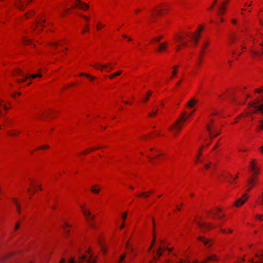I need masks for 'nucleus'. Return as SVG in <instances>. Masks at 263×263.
Segmentation results:
<instances>
[{
  "instance_id": "nucleus-1",
  "label": "nucleus",
  "mask_w": 263,
  "mask_h": 263,
  "mask_svg": "<svg viewBox=\"0 0 263 263\" xmlns=\"http://www.w3.org/2000/svg\"><path fill=\"white\" fill-rule=\"evenodd\" d=\"M205 127L206 130L209 133L210 139L208 143L202 145L200 149L198 150V162H200L201 164H202L201 159L202 156L201 152L211 143V141L213 138L221 134V128H219L216 125H215L214 120L212 118H210V121L207 123Z\"/></svg>"
},
{
  "instance_id": "nucleus-2",
  "label": "nucleus",
  "mask_w": 263,
  "mask_h": 263,
  "mask_svg": "<svg viewBox=\"0 0 263 263\" xmlns=\"http://www.w3.org/2000/svg\"><path fill=\"white\" fill-rule=\"evenodd\" d=\"M226 217L222 209L215 206L209 210H203L201 215V219H213L221 220Z\"/></svg>"
},
{
  "instance_id": "nucleus-3",
  "label": "nucleus",
  "mask_w": 263,
  "mask_h": 263,
  "mask_svg": "<svg viewBox=\"0 0 263 263\" xmlns=\"http://www.w3.org/2000/svg\"><path fill=\"white\" fill-rule=\"evenodd\" d=\"M185 117V111H183L176 122L170 127V129L174 130L175 134H176L180 132L182 127L184 124Z\"/></svg>"
},
{
  "instance_id": "nucleus-4",
  "label": "nucleus",
  "mask_w": 263,
  "mask_h": 263,
  "mask_svg": "<svg viewBox=\"0 0 263 263\" xmlns=\"http://www.w3.org/2000/svg\"><path fill=\"white\" fill-rule=\"evenodd\" d=\"M254 109V112H260L263 116V95L257 97L251 105Z\"/></svg>"
},
{
  "instance_id": "nucleus-5",
  "label": "nucleus",
  "mask_w": 263,
  "mask_h": 263,
  "mask_svg": "<svg viewBox=\"0 0 263 263\" xmlns=\"http://www.w3.org/2000/svg\"><path fill=\"white\" fill-rule=\"evenodd\" d=\"M203 219L200 218L198 221V229L203 232H208L216 228V226L213 222H205L202 221Z\"/></svg>"
},
{
  "instance_id": "nucleus-6",
  "label": "nucleus",
  "mask_w": 263,
  "mask_h": 263,
  "mask_svg": "<svg viewBox=\"0 0 263 263\" xmlns=\"http://www.w3.org/2000/svg\"><path fill=\"white\" fill-rule=\"evenodd\" d=\"M210 44V40L209 38H206L203 40L202 44L201 45V50L200 52V58L198 59V65L201 64V61L204 58L206 50L209 48Z\"/></svg>"
},
{
  "instance_id": "nucleus-7",
  "label": "nucleus",
  "mask_w": 263,
  "mask_h": 263,
  "mask_svg": "<svg viewBox=\"0 0 263 263\" xmlns=\"http://www.w3.org/2000/svg\"><path fill=\"white\" fill-rule=\"evenodd\" d=\"M250 173L251 175L257 176L260 174V170L259 166L258 165V163L257 160L256 159H253L250 162Z\"/></svg>"
},
{
  "instance_id": "nucleus-8",
  "label": "nucleus",
  "mask_w": 263,
  "mask_h": 263,
  "mask_svg": "<svg viewBox=\"0 0 263 263\" xmlns=\"http://www.w3.org/2000/svg\"><path fill=\"white\" fill-rule=\"evenodd\" d=\"M198 241H201L207 249L211 247L215 242V240L213 238H208L201 236H198Z\"/></svg>"
},
{
  "instance_id": "nucleus-9",
  "label": "nucleus",
  "mask_w": 263,
  "mask_h": 263,
  "mask_svg": "<svg viewBox=\"0 0 263 263\" xmlns=\"http://www.w3.org/2000/svg\"><path fill=\"white\" fill-rule=\"evenodd\" d=\"M258 183V177L251 175L248 179L247 191L249 192Z\"/></svg>"
},
{
  "instance_id": "nucleus-10",
  "label": "nucleus",
  "mask_w": 263,
  "mask_h": 263,
  "mask_svg": "<svg viewBox=\"0 0 263 263\" xmlns=\"http://www.w3.org/2000/svg\"><path fill=\"white\" fill-rule=\"evenodd\" d=\"M249 195L245 193L241 198L238 199L234 203V205L237 208H239L248 199Z\"/></svg>"
},
{
  "instance_id": "nucleus-11",
  "label": "nucleus",
  "mask_w": 263,
  "mask_h": 263,
  "mask_svg": "<svg viewBox=\"0 0 263 263\" xmlns=\"http://www.w3.org/2000/svg\"><path fill=\"white\" fill-rule=\"evenodd\" d=\"M238 37L234 32H231L228 36V44L231 46L235 44L238 41Z\"/></svg>"
},
{
  "instance_id": "nucleus-12",
  "label": "nucleus",
  "mask_w": 263,
  "mask_h": 263,
  "mask_svg": "<svg viewBox=\"0 0 263 263\" xmlns=\"http://www.w3.org/2000/svg\"><path fill=\"white\" fill-rule=\"evenodd\" d=\"M220 176L224 178L227 182L231 184H235L236 183V182H234V181L232 180L233 176L228 172H222Z\"/></svg>"
},
{
  "instance_id": "nucleus-13",
  "label": "nucleus",
  "mask_w": 263,
  "mask_h": 263,
  "mask_svg": "<svg viewBox=\"0 0 263 263\" xmlns=\"http://www.w3.org/2000/svg\"><path fill=\"white\" fill-rule=\"evenodd\" d=\"M75 6L84 10H86L89 8L88 5L81 0H76Z\"/></svg>"
},
{
  "instance_id": "nucleus-14",
  "label": "nucleus",
  "mask_w": 263,
  "mask_h": 263,
  "mask_svg": "<svg viewBox=\"0 0 263 263\" xmlns=\"http://www.w3.org/2000/svg\"><path fill=\"white\" fill-rule=\"evenodd\" d=\"M251 263H263V254H256L252 259Z\"/></svg>"
},
{
  "instance_id": "nucleus-15",
  "label": "nucleus",
  "mask_w": 263,
  "mask_h": 263,
  "mask_svg": "<svg viewBox=\"0 0 263 263\" xmlns=\"http://www.w3.org/2000/svg\"><path fill=\"white\" fill-rule=\"evenodd\" d=\"M254 109L252 107V106L250 107L249 110L248 111H246L237 117V119H240L241 118H247L248 117L251 113H255Z\"/></svg>"
},
{
  "instance_id": "nucleus-16",
  "label": "nucleus",
  "mask_w": 263,
  "mask_h": 263,
  "mask_svg": "<svg viewBox=\"0 0 263 263\" xmlns=\"http://www.w3.org/2000/svg\"><path fill=\"white\" fill-rule=\"evenodd\" d=\"M228 4L224 2L222 3L218 11V14L219 15H223L225 14V12L228 8Z\"/></svg>"
},
{
  "instance_id": "nucleus-17",
  "label": "nucleus",
  "mask_w": 263,
  "mask_h": 263,
  "mask_svg": "<svg viewBox=\"0 0 263 263\" xmlns=\"http://www.w3.org/2000/svg\"><path fill=\"white\" fill-rule=\"evenodd\" d=\"M86 259V256L85 255H82L81 257H79L76 261L74 258H71L67 263H83V261Z\"/></svg>"
},
{
  "instance_id": "nucleus-18",
  "label": "nucleus",
  "mask_w": 263,
  "mask_h": 263,
  "mask_svg": "<svg viewBox=\"0 0 263 263\" xmlns=\"http://www.w3.org/2000/svg\"><path fill=\"white\" fill-rule=\"evenodd\" d=\"M196 104V100L195 98L191 99L186 104L189 109L193 108Z\"/></svg>"
},
{
  "instance_id": "nucleus-19",
  "label": "nucleus",
  "mask_w": 263,
  "mask_h": 263,
  "mask_svg": "<svg viewBox=\"0 0 263 263\" xmlns=\"http://www.w3.org/2000/svg\"><path fill=\"white\" fill-rule=\"evenodd\" d=\"M152 220H153V230H154V233H153V240L151 242V246L148 249V251H151L153 246L154 245V243H155V238H156V235H155V220H154V218H152Z\"/></svg>"
},
{
  "instance_id": "nucleus-20",
  "label": "nucleus",
  "mask_w": 263,
  "mask_h": 263,
  "mask_svg": "<svg viewBox=\"0 0 263 263\" xmlns=\"http://www.w3.org/2000/svg\"><path fill=\"white\" fill-rule=\"evenodd\" d=\"M167 47V44L166 42H163L161 43L158 46V50L160 52H163L164 51Z\"/></svg>"
},
{
  "instance_id": "nucleus-21",
  "label": "nucleus",
  "mask_w": 263,
  "mask_h": 263,
  "mask_svg": "<svg viewBox=\"0 0 263 263\" xmlns=\"http://www.w3.org/2000/svg\"><path fill=\"white\" fill-rule=\"evenodd\" d=\"M13 201L16 206L17 212L18 214L21 212V205L18 200L16 198H13Z\"/></svg>"
},
{
  "instance_id": "nucleus-22",
  "label": "nucleus",
  "mask_w": 263,
  "mask_h": 263,
  "mask_svg": "<svg viewBox=\"0 0 263 263\" xmlns=\"http://www.w3.org/2000/svg\"><path fill=\"white\" fill-rule=\"evenodd\" d=\"M91 191L93 193H99L101 190L98 185H93L90 187Z\"/></svg>"
},
{
  "instance_id": "nucleus-23",
  "label": "nucleus",
  "mask_w": 263,
  "mask_h": 263,
  "mask_svg": "<svg viewBox=\"0 0 263 263\" xmlns=\"http://www.w3.org/2000/svg\"><path fill=\"white\" fill-rule=\"evenodd\" d=\"M80 207L82 210V213L84 215H90V211L89 210H87L84 205H80Z\"/></svg>"
},
{
  "instance_id": "nucleus-24",
  "label": "nucleus",
  "mask_w": 263,
  "mask_h": 263,
  "mask_svg": "<svg viewBox=\"0 0 263 263\" xmlns=\"http://www.w3.org/2000/svg\"><path fill=\"white\" fill-rule=\"evenodd\" d=\"M229 91V89L226 90V91H224L221 94H220L218 96V99L219 100H224L225 99H226V98L228 96V93Z\"/></svg>"
},
{
  "instance_id": "nucleus-25",
  "label": "nucleus",
  "mask_w": 263,
  "mask_h": 263,
  "mask_svg": "<svg viewBox=\"0 0 263 263\" xmlns=\"http://www.w3.org/2000/svg\"><path fill=\"white\" fill-rule=\"evenodd\" d=\"M263 131V120H259L258 122V125L256 128V132L257 133H260Z\"/></svg>"
},
{
  "instance_id": "nucleus-26",
  "label": "nucleus",
  "mask_w": 263,
  "mask_h": 263,
  "mask_svg": "<svg viewBox=\"0 0 263 263\" xmlns=\"http://www.w3.org/2000/svg\"><path fill=\"white\" fill-rule=\"evenodd\" d=\"M206 258H207V260H209V261H217L219 260L218 257L215 254H213L212 255L208 256Z\"/></svg>"
},
{
  "instance_id": "nucleus-27",
  "label": "nucleus",
  "mask_w": 263,
  "mask_h": 263,
  "mask_svg": "<svg viewBox=\"0 0 263 263\" xmlns=\"http://www.w3.org/2000/svg\"><path fill=\"white\" fill-rule=\"evenodd\" d=\"M127 213L126 212H125L123 213L122 214V223L121 224V225L120 226V228L121 229H123L124 227V221L126 219V217H127Z\"/></svg>"
},
{
  "instance_id": "nucleus-28",
  "label": "nucleus",
  "mask_w": 263,
  "mask_h": 263,
  "mask_svg": "<svg viewBox=\"0 0 263 263\" xmlns=\"http://www.w3.org/2000/svg\"><path fill=\"white\" fill-rule=\"evenodd\" d=\"M122 72V71L121 70H118L117 72L113 73L111 74H110V76H109V78L110 79H112L114 78H115V77L118 76L121 74Z\"/></svg>"
},
{
  "instance_id": "nucleus-29",
  "label": "nucleus",
  "mask_w": 263,
  "mask_h": 263,
  "mask_svg": "<svg viewBox=\"0 0 263 263\" xmlns=\"http://www.w3.org/2000/svg\"><path fill=\"white\" fill-rule=\"evenodd\" d=\"M205 29V26L204 25L201 24L200 25H198V39H199L200 36V33L201 31H203Z\"/></svg>"
},
{
  "instance_id": "nucleus-30",
  "label": "nucleus",
  "mask_w": 263,
  "mask_h": 263,
  "mask_svg": "<svg viewBox=\"0 0 263 263\" xmlns=\"http://www.w3.org/2000/svg\"><path fill=\"white\" fill-rule=\"evenodd\" d=\"M105 26V25L102 23L101 22H98L96 25V29L98 31L100 30L102 28H103Z\"/></svg>"
},
{
  "instance_id": "nucleus-31",
  "label": "nucleus",
  "mask_w": 263,
  "mask_h": 263,
  "mask_svg": "<svg viewBox=\"0 0 263 263\" xmlns=\"http://www.w3.org/2000/svg\"><path fill=\"white\" fill-rule=\"evenodd\" d=\"M258 16L260 23L263 26V11L259 12Z\"/></svg>"
},
{
  "instance_id": "nucleus-32",
  "label": "nucleus",
  "mask_w": 263,
  "mask_h": 263,
  "mask_svg": "<svg viewBox=\"0 0 263 263\" xmlns=\"http://www.w3.org/2000/svg\"><path fill=\"white\" fill-rule=\"evenodd\" d=\"M152 95V91L149 90L148 91V92H147L145 97H144V99H143V101L144 102H146L148 99H149V97Z\"/></svg>"
},
{
  "instance_id": "nucleus-33",
  "label": "nucleus",
  "mask_w": 263,
  "mask_h": 263,
  "mask_svg": "<svg viewBox=\"0 0 263 263\" xmlns=\"http://www.w3.org/2000/svg\"><path fill=\"white\" fill-rule=\"evenodd\" d=\"M254 92L257 93H260V94L263 93V86H262L260 88H256L254 90Z\"/></svg>"
},
{
  "instance_id": "nucleus-34",
  "label": "nucleus",
  "mask_w": 263,
  "mask_h": 263,
  "mask_svg": "<svg viewBox=\"0 0 263 263\" xmlns=\"http://www.w3.org/2000/svg\"><path fill=\"white\" fill-rule=\"evenodd\" d=\"M86 216V220L88 221L89 220L93 219L95 218V215L92 214L90 212V215H84Z\"/></svg>"
},
{
  "instance_id": "nucleus-35",
  "label": "nucleus",
  "mask_w": 263,
  "mask_h": 263,
  "mask_svg": "<svg viewBox=\"0 0 263 263\" xmlns=\"http://www.w3.org/2000/svg\"><path fill=\"white\" fill-rule=\"evenodd\" d=\"M211 164V163L210 162H209L207 163H203L202 165L203 166L205 170H208L210 167Z\"/></svg>"
},
{
  "instance_id": "nucleus-36",
  "label": "nucleus",
  "mask_w": 263,
  "mask_h": 263,
  "mask_svg": "<svg viewBox=\"0 0 263 263\" xmlns=\"http://www.w3.org/2000/svg\"><path fill=\"white\" fill-rule=\"evenodd\" d=\"M177 68H178L177 66H174L173 67V71L172 72L173 76H175L176 75L177 72Z\"/></svg>"
},
{
  "instance_id": "nucleus-37",
  "label": "nucleus",
  "mask_w": 263,
  "mask_h": 263,
  "mask_svg": "<svg viewBox=\"0 0 263 263\" xmlns=\"http://www.w3.org/2000/svg\"><path fill=\"white\" fill-rule=\"evenodd\" d=\"M126 253H124L121 256V257L119 260V263H121L124 260V259L126 256Z\"/></svg>"
},
{
  "instance_id": "nucleus-38",
  "label": "nucleus",
  "mask_w": 263,
  "mask_h": 263,
  "mask_svg": "<svg viewBox=\"0 0 263 263\" xmlns=\"http://www.w3.org/2000/svg\"><path fill=\"white\" fill-rule=\"evenodd\" d=\"M18 133L14 130H12L10 132L9 135L12 137L17 136L18 135Z\"/></svg>"
},
{
  "instance_id": "nucleus-39",
  "label": "nucleus",
  "mask_w": 263,
  "mask_h": 263,
  "mask_svg": "<svg viewBox=\"0 0 263 263\" xmlns=\"http://www.w3.org/2000/svg\"><path fill=\"white\" fill-rule=\"evenodd\" d=\"M162 249L161 247H159L157 251V254L159 256L162 255Z\"/></svg>"
},
{
  "instance_id": "nucleus-40",
  "label": "nucleus",
  "mask_w": 263,
  "mask_h": 263,
  "mask_svg": "<svg viewBox=\"0 0 263 263\" xmlns=\"http://www.w3.org/2000/svg\"><path fill=\"white\" fill-rule=\"evenodd\" d=\"M152 192L150 191L148 192H142L141 194V196H144V197H147L149 196V194L151 193Z\"/></svg>"
},
{
  "instance_id": "nucleus-41",
  "label": "nucleus",
  "mask_w": 263,
  "mask_h": 263,
  "mask_svg": "<svg viewBox=\"0 0 263 263\" xmlns=\"http://www.w3.org/2000/svg\"><path fill=\"white\" fill-rule=\"evenodd\" d=\"M63 227L65 230H66L67 228L71 227V225L67 222H65Z\"/></svg>"
},
{
  "instance_id": "nucleus-42",
  "label": "nucleus",
  "mask_w": 263,
  "mask_h": 263,
  "mask_svg": "<svg viewBox=\"0 0 263 263\" xmlns=\"http://www.w3.org/2000/svg\"><path fill=\"white\" fill-rule=\"evenodd\" d=\"M49 148V146L47 145H42L38 147L39 149H46Z\"/></svg>"
},
{
  "instance_id": "nucleus-43",
  "label": "nucleus",
  "mask_w": 263,
  "mask_h": 263,
  "mask_svg": "<svg viewBox=\"0 0 263 263\" xmlns=\"http://www.w3.org/2000/svg\"><path fill=\"white\" fill-rule=\"evenodd\" d=\"M85 76L87 77L88 78H89L90 80L92 81L93 80H95V77H93V76H91L90 74H88V73H86L85 74Z\"/></svg>"
},
{
  "instance_id": "nucleus-44",
  "label": "nucleus",
  "mask_w": 263,
  "mask_h": 263,
  "mask_svg": "<svg viewBox=\"0 0 263 263\" xmlns=\"http://www.w3.org/2000/svg\"><path fill=\"white\" fill-rule=\"evenodd\" d=\"M158 112V110L156 109L155 110H153L152 112L149 113V116L150 117H153L154 116H155Z\"/></svg>"
},
{
  "instance_id": "nucleus-45",
  "label": "nucleus",
  "mask_w": 263,
  "mask_h": 263,
  "mask_svg": "<svg viewBox=\"0 0 263 263\" xmlns=\"http://www.w3.org/2000/svg\"><path fill=\"white\" fill-rule=\"evenodd\" d=\"M256 219L262 221V220H263V214L262 215L257 214L256 216Z\"/></svg>"
},
{
  "instance_id": "nucleus-46",
  "label": "nucleus",
  "mask_w": 263,
  "mask_h": 263,
  "mask_svg": "<svg viewBox=\"0 0 263 263\" xmlns=\"http://www.w3.org/2000/svg\"><path fill=\"white\" fill-rule=\"evenodd\" d=\"M93 151V149L92 148H88V149H85V151H84L82 154H87L89 152H90L91 151Z\"/></svg>"
},
{
  "instance_id": "nucleus-47",
  "label": "nucleus",
  "mask_w": 263,
  "mask_h": 263,
  "mask_svg": "<svg viewBox=\"0 0 263 263\" xmlns=\"http://www.w3.org/2000/svg\"><path fill=\"white\" fill-rule=\"evenodd\" d=\"M195 111V109H194L193 111H192L189 115H186V113L185 112V117L184 118V122H185V121L186 120L188 119V118H189V116L192 115V114Z\"/></svg>"
},
{
  "instance_id": "nucleus-48",
  "label": "nucleus",
  "mask_w": 263,
  "mask_h": 263,
  "mask_svg": "<svg viewBox=\"0 0 263 263\" xmlns=\"http://www.w3.org/2000/svg\"><path fill=\"white\" fill-rule=\"evenodd\" d=\"M107 64H104V65H101L100 64V69L102 71L104 69H105L107 67Z\"/></svg>"
},
{
  "instance_id": "nucleus-49",
  "label": "nucleus",
  "mask_w": 263,
  "mask_h": 263,
  "mask_svg": "<svg viewBox=\"0 0 263 263\" xmlns=\"http://www.w3.org/2000/svg\"><path fill=\"white\" fill-rule=\"evenodd\" d=\"M34 11H32V10H30L28 12H27V13H26L25 14V16L27 17V18H28V15H30V14H34Z\"/></svg>"
},
{
  "instance_id": "nucleus-50",
  "label": "nucleus",
  "mask_w": 263,
  "mask_h": 263,
  "mask_svg": "<svg viewBox=\"0 0 263 263\" xmlns=\"http://www.w3.org/2000/svg\"><path fill=\"white\" fill-rule=\"evenodd\" d=\"M220 145V143L218 142L215 145V146L213 147V151H215V149H216L218 147H219Z\"/></svg>"
},
{
  "instance_id": "nucleus-51",
  "label": "nucleus",
  "mask_w": 263,
  "mask_h": 263,
  "mask_svg": "<svg viewBox=\"0 0 263 263\" xmlns=\"http://www.w3.org/2000/svg\"><path fill=\"white\" fill-rule=\"evenodd\" d=\"M247 30V28L245 26H242L240 28V32H245Z\"/></svg>"
},
{
  "instance_id": "nucleus-52",
  "label": "nucleus",
  "mask_w": 263,
  "mask_h": 263,
  "mask_svg": "<svg viewBox=\"0 0 263 263\" xmlns=\"http://www.w3.org/2000/svg\"><path fill=\"white\" fill-rule=\"evenodd\" d=\"M231 22L232 24L234 25H236L237 24V20L235 18H232Z\"/></svg>"
},
{
  "instance_id": "nucleus-53",
  "label": "nucleus",
  "mask_w": 263,
  "mask_h": 263,
  "mask_svg": "<svg viewBox=\"0 0 263 263\" xmlns=\"http://www.w3.org/2000/svg\"><path fill=\"white\" fill-rule=\"evenodd\" d=\"M238 175L239 173H237L234 177L233 176L232 180L234 181V182H236V179L238 178Z\"/></svg>"
},
{
  "instance_id": "nucleus-54",
  "label": "nucleus",
  "mask_w": 263,
  "mask_h": 263,
  "mask_svg": "<svg viewBox=\"0 0 263 263\" xmlns=\"http://www.w3.org/2000/svg\"><path fill=\"white\" fill-rule=\"evenodd\" d=\"M23 42L24 44H27L29 43L30 41L27 38L24 37L23 39Z\"/></svg>"
},
{
  "instance_id": "nucleus-55",
  "label": "nucleus",
  "mask_w": 263,
  "mask_h": 263,
  "mask_svg": "<svg viewBox=\"0 0 263 263\" xmlns=\"http://www.w3.org/2000/svg\"><path fill=\"white\" fill-rule=\"evenodd\" d=\"M244 258H238L236 263H244Z\"/></svg>"
},
{
  "instance_id": "nucleus-56",
  "label": "nucleus",
  "mask_w": 263,
  "mask_h": 263,
  "mask_svg": "<svg viewBox=\"0 0 263 263\" xmlns=\"http://www.w3.org/2000/svg\"><path fill=\"white\" fill-rule=\"evenodd\" d=\"M102 250L104 253H105L107 251V248L103 245H101Z\"/></svg>"
},
{
  "instance_id": "nucleus-57",
  "label": "nucleus",
  "mask_w": 263,
  "mask_h": 263,
  "mask_svg": "<svg viewBox=\"0 0 263 263\" xmlns=\"http://www.w3.org/2000/svg\"><path fill=\"white\" fill-rule=\"evenodd\" d=\"M220 233L222 234H226L227 233V230L225 229H220Z\"/></svg>"
},
{
  "instance_id": "nucleus-58",
  "label": "nucleus",
  "mask_w": 263,
  "mask_h": 263,
  "mask_svg": "<svg viewBox=\"0 0 263 263\" xmlns=\"http://www.w3.org/2000/svg\"><path fill=\"white\" fill-rule=\"evenodd\" d=\"M91 66H93L94 67H95L97 69H98V68L100 69V64L99 63H96L94 65H91Z\"/></svg>"
},
{
  "instance_id": "nucleus-59",
  "label": "nucleus",
  "mask_w": 263,
  "mask_h": 263,
  "mask_svg": "<svg viewBox=\"0 0 263 263\" xmlns=\"http://www.w3.org/2000/svg\"><path fill=\"white\" fill-rule=\"evenodd\" d=\"M88 263H96V260L95 259H88L87 260Z\"/></svg>"
},
{
  "instance_id": "nucleus-60",
  "label": "nucleus",
  "mask_w": 263,
  "mask_h": 263,
  "mask_svg": "<svg viewBox=\"0 0 263 263\" xmlns=\"http://www.w3.org/2000/svg\"><path fill=\"white\" fill-rule=\"evenodd\" d=\"M19 228H20V223H19V222H16L15 224V230H18L19 229Z\"/></svg>"
},
{
  "instance_id": "nucleus-61",
  "label": "nucleus",
  "mask_w": 263,
  "mask_h": 263,
  "mask_svg": "<svg viewBox=\"0 0 263 263\" xmlns=\"http://www.w3.org/2000/svg\"><path fill=\"white\" fill-rule=\"evenodd\" d=\"M260 46L261 47V52L263 53V40L262 41L261 43H260Z\"/></svg>"
},
{
  "instance_id": "nucleus-62",
  "label": "nucleus",
  "mask_w": 263,
  "mask_h": 263,
  "mask_svg": "<svg viewBox=\"0 0 263 263\" xmlns=\"http://www.w3.org/2000/svg\"><path fill=\"white\" fill-rule=\"evenodd\" d=\"M233 232V230L231 229H229L227 231V233H229L230 234H232Z\"/></svg>"
},
{
  "instance_id": "nucleus-63",
  "label": "nucleus",
  "mask_w": 263,
  "mask_h": 263,
  "mask_svg": "<svg viewBox=\"0 0 263 263\" xmlns=\"http://www.w3.org/2000/svg\"><path fill=\"white\" fill-rule=\"evenodd\" d=\"M50 44L51 45H53V46L56 47L58 45V43L57 42H52L50 43Z\"/></svg>"
},
{
  "instance_id": "nucleus-64",
  "label": "nucleus",
  "mask_w": 263,
  "mask_h": 263,
  "mask_svg": "<svg viewBox=\"0 0 263 263\" xmlns=\"http://www.w3.org/2000/svg\"><path fill=\"white\" fill-rule=\"evenodd\" d=\"M259 151L261 153H263V146L260 147Z\"/></svg>"
}]
</instances>
